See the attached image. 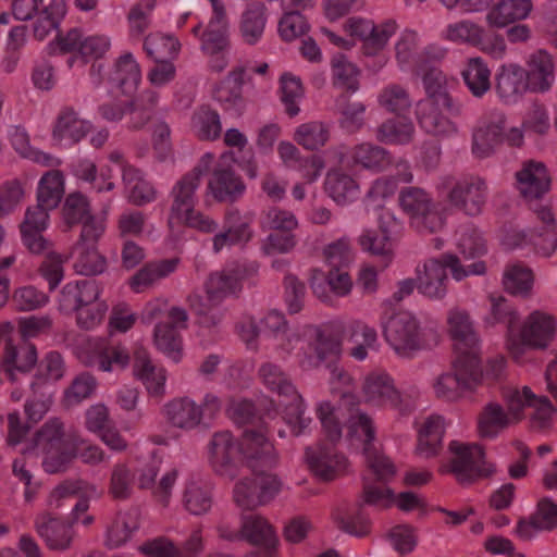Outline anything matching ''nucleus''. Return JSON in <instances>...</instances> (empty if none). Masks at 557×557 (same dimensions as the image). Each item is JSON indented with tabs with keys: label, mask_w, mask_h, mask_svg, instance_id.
I'll list each match as a JSON object with an SVG mask.
<instances>
[{
	"label": "nucleus",
	"mask_w": 557,
	"mask_h": 557,
	"mask_svg": "<svg viewBox=\"0 0 557 557\" xmlns=\"http://www.w3.org/2000/svg\"><path fill=\"white\" fill-rule=\"evenodd\" d=\"M243 541L265 549L267 557H273L278 545V537L273 525L262 516L248 515L242 517Z\"/></svg>",
	"instance_id": "obj_28"
},
{
	"label": "nucleus",
	"mask_w": 557,
	"mask_h": 557,
	"mask_svg": "<svg viewBox=\"0 0 557 557\" xmlns=\"http://www.w3.org/2000/svg\"><path fill=\"white\" fill-rule=\"evenodd\" d=\"M140 78L139 65L132 53H124L116 60L111 81L116 84L124 95L133 94L137 89Z\"/></svg>",
	"instance_id": "obj_47"
},
{
	"label": "nucleus",
	"mask_w": 557,
	"mask_h": 557,
	"mask_svg": "<svg viewBox=\"0 0 557 557\" xmlns=\"http://www.w3.org/2000/svg\"><path fill=\"white\" fill-rule=\"evenodd\" d=\"M349 342L354 344L350 348V356L356 360L362 361L368 357L369 350L377 351V333L373 327L355 322L350 329Z\"/></svg>",
	"instance_id": "obj_56"
},
{
	"label": "nucleus",
	"mask_w": 557,
	"mask_h": 557,
	"mask_svg": "<svg viewBox=\"0 0 557 557\" xmlns=\"http://www.w3.org/2000/svg\"><path fill=\"white\" fill-rule=\"evenodd\" d=\"M413 123L409 120L389 119L375 131V138L383 144L405 145L412 140Z\"/></svg>",
	"instance_id": "obj_57"
},
{
	"label": "nucleus",
	"mask_w": 557,
	"mask_h": 557,
	"mask_svg": "<svg viewBox=\"0 0 557 557\" xmlns=\"http://www.w3.org/2000/svg\"><path fill=\"white\" fill-rule=\"evenodd\" d=\"M527 70L528 85L531 92L548 91L555 81V65L552 55L539 50L530 57Z\"/></svg>",
	"instance_id": "obj_34"
},
{
	"label": "nucleus",
	"mask_w": 557,
	"mask_h": 557,
	"mask_svg": "<svg viewBox=\"0 0 557 557\" xmlns=\"http://www.w3.org/2000/svg\"><path fill=\"white\" fill-rule=\"evenodd\" d=\"M10 143L13 149L22 157L44 166H57L60 161L54 156L37 150L29 144V136L25 128L15 126L10 133Z\"/></svg>",
	"instance_id": "obj_51"
},
{
	"label": "nucleus",
	"mask_w": 557,
	"mask_h": 557,
	"mask_svg": "<svg viewBox=\"0 0 557 557\" xmlns=\"http://www.w3.org/2000/svg\"><path fill=\"white\" fill-rule=\"evenodd\" d=\"M159 94L156 90L147 89L139 94L134 100L127 102L129 129H141L147 125L157 112Z\"/></svg>",
	"instance_id": "obj_44"
},
{
	"label": "nucleus",
	"mask_w": 557,
	"mask_h": 557,
	"mask_svg": "<svg viewBox=\"0 0 557 557\" xmlns=\"http://www.w3.org/2000/svg\"><path fill=\"white\" fill-rule=\"evenodd\" d=\"M129 361V352L124 346L109 345L101 348L86 363L90 367H96L100 371L112 372L126 369Z\"/></svg>",
	"instance_id": "obj_53"
},
{
	"label": "nucleus",
	"mask_w": 557,
	"mask_h": 557,
	"mask_svg": "<svg viewBox=\"0 0 557 557\" xmlns=\"http://www.w3.org/2000/svg\"><path fill=\"white\" fill-rule=\"evenodd\" d=\"M366 104L352 99L347 94H342L335 100V112L339 115L338 122L348 132H357L363 125Z\"/></svg>",
	"instance_id": "obj_49"
},
{
	"label": "nucleus",
	"mask_w": 557,
	"mask_h": 557,
	"mask_svg": "<svg viewBox=\"0 0 557 557\" xmlns=\"http://www.w3.org/2000/svg\"><path fill=\"white\" fill-rule=\"evenodd\" d=\"M445 432L444 418L430 416L419 429L417 455L422 458H431L442 449V440Z\"/></svg>",
	"instance_id": "obj_39"
},
{
	"label": "nucleus",
	"mask_w": 557,
	"mask_h": 557,
	"mask_svg": "<svg viewBox=\"0 0 557 557\" xmlns=\"http://www.w3.org/2000/svg\"><path fill=\"white\" fill-rule=\"evenodd\" d=\"M495 89L504 102L516 103L530 91L527 70L517 63L500 65L495 74Z\"/></svg>",
	"instance_id": "obj_27"
},
{
	"label": "nucleus",
	"mask_w": 557,
	"mask_h": 557,
	"mask_svg": "<svg viewBox=\"0 0 557 557\" xmlns=\"http://www.w3.org/2000/svg\"><path fill=\"white\" fill-rule=\"evenodd\" d=\"M177 262V259H168L146 264L131 278V287L137 293L141 292L160 278L173 273Z\"/></svg>",
	"instance_id": "obj_55"
},
{
	"label": "nucleus",
	"mask_w": 557,
	"mask_h": 557,
	"mask_svg": "<svg viewBox=\"0 0 557 557\" xmlns=\"http://www.w3.org/2000/svg\"><path fill=\"white\" fill-rule=\"evenodd\" d=\"M139 517L137 508H129L117 512L107 525L104 545L110 549H114L126 544L139 529Z\"/></svg>",
	"instance_id": "obj_33"
},
{
	"label": "nucleus",
	"mask_w": 557,
	"mask_h": 557,
	"mask_svg": "<svg viewBox=\"0 0 557 557\" xmlns=\"http://www.w3.org/2000/svg\"><path fill=\"white\" fill-rule=\"evenodd\" d=\"M503 284L508 293L525 296L532 288L533 274L521 264H511L504 272Z\"/></svg>",
	"instance_id": "obj_64"
},
{
	"label": "nucleus",
	"mask_w": 557,
	"mask_h": 557,
	"mask_svg": "<svg viewBox=\"0 0 557 557\" xmlns=\"http://www.w3.org/2000/svg\"><path fill=\"white\" fill-rule=\"evenodd\" d=\"M331 65L334 86L352 92L359 88V71L344 54L334 55Z\"/></svg>",
	"instance_id": "obj_61"
},
{
	"label": "nucleus",
	"mask_w": 557,
	"mask_h": 557,
	"mask_svg": "<svg viewBox=\"0 0 557 557\" xmlns=\"http://www.w3.org/2000/svg\"><path fill=\"white\" fill-rule=\"evenodd\" d=\"M556 333V321L548 313L534 311L524 321L520 337L521 344H511L510 352L515 358L523 352L524 347L544 349L554 338Z\"/></svg>",
	"instance_id": "obj_18"
},
{
	"label": "nucleus",
	"mask_w": 557,
	"mask_h": 557,
	"mask_svg": "<svg viewBox=\"0 0 557 557\" xmlns=\"http://www.w3.org/2000/svg\"><path fill=\"white\" fill-rule=\"evenodd\" d=\"M447 324L456 356L480 359V339L469 311L451 308L447 313Z\"/></svg>",
	"instance_id": "obj_16"
},
{
	"label": "nucleus",
	"mask_w": 557,
	"mask_h": 557,
	"mask_svg": "<svg viewBox=\"0 0 557 557\" xmlns=\"http://www.w3.org/2000/svg\"><path fill=\"white\" fill-rule=\"evenodd\" d=\"M506 115L492 110L482 116L472 131L471 152L478 159H486L494 154L504 140Z\"/></svg>",
	"instance_id": "obj_13"
},
{
	"label": "nucleus",
	"mask_w": 557,
	"mask_h": 557,
	"mask_svg": "<svg viewBox=\"0 0 557 557\" xmlns=\"http://www.w3.org/2000/svg\"><path fill=\"white\" fill-rule=\"evenodd\" d=\"M35 528L50 549L64 550L70 547L73 530L69 523L49 512H42L36 517Z\"/></svg>",
	"instance_id": "obj_29"
},
{
	"label": "nucleus",
	"mask_w": 557,
	"mask_h": 557,
	"mask_svg": "<svg viewBox=\"0 0 557 557\" xmlns=\"http://www.w3.org/2000/svg\"><path fill=\"white\" fill-rule=\"evenodd\" d=\"M330 132L323 122L311 121L297 127L294 139L308 150L318 149L326 144Z\"/></svg>",
	"instance_id": "obj_62"
},
{
	"label": "nucleus",
	"mask_w": 557,
	"mask_h": 557,
	"mask_svg": "<svg viewBox=\"0 0 557 557\" xmlns=\"http://www.w3.org/2000/svg\"><path fill=\"white\" fill-rule=\"evenodd\" d=\"M511 419L497 403L486 404L476 419V430L481 438L494 440L510 426Z\"/></svg>",
	"instance_id": "obj_41"
},
{
	"label": "nucleus",
	"mask_w": 557,
	"mask_h": 557,
	"mask_svg": "<svg viewBox=\"0 0 557 557\" xmlns=\"http://www.w3.org/2000/svg\"><path fill=\"white\" fill-rule=\"evenodd\" d=\"M2 367L9 379L15 381V372L27 373L37 363V349L22 337L2 339Z\"/></svg>",
	"instance_id": "obj_20"
},
{
	"label": "nucleus",
	"mask_w": 557,
	"mask_h": 557,
	"mask_svg": "<svg viewBox=\"0 0 557 557\" xmlns=\"http://www.w3.org/2000/svg\"><path fill=\"white\" fill-rule=\"evenodd\" d=\"M64 194L63 175L60 171L47 172L40 180L37 190V205L48 210L55 209Z\"/></svg>",
	"instance_id": "obj_52"
},
{
	"label": "nucleus",
	"mask_w": 557,
	"mask_h": 557,
	"mask_svg": "<svg viewBox=\"0 0 557 557\" xmlns=\"http://www.w3.org/2000/svg\"><path fill=\"white\" fill-rule=\"evenodd\" d=\"M188 313L178 306H172L166 311V320L156 324L153 344L158 350L174 362L183 355V341L180 332L187 329Z\"/></svg>",
	"instance_id": "obj_11"
},
{
	"label": "nucleus",
	"mask_w": 557,
	"mask_h": 557,
	"mask_svg": "<svg viewBox=\"0 0 557 557\" xmlns=\"http://www.w3.org/2000/svg\"><path fill=\"white\" fill-rule=\"evenodd\" d=\"M506 401V413L510 417L511 423L516 424L523 418V409L532 407L539 397L528 387L508 388L504 392Z\"/></svg>",
	"instance_id": "obj_63"
},
{
	"label": "nucleus",
	"mask_w": 557,
	"mask_h": 557,
	"mask_svg": "<svg viewBox=\"0 0 557 557\" xmlns=\"http://www.w3.org/2000/svg\"><path fill=\"white\" fill-rule=\"evenodd\" d=\"M384 337L394 351L404 358H411L423 349L420 323L409 311L394 313L384 325Z\"/></svg>",
	"instance_id": "obj_8"
},
{
	"label": "nucleus",
	"mask_w": 557,
	"mask_h": 557,
	"mask_svg": "<svg viewBox=\"0 0 557 557\" xmlns=\"http://www.w3.org/2000/svg\"><path fill=\"white\" fill-rule=\"evenodd\" d=\"M447 268L450 269L456 281H461L469 275H481L486 271L483 261L462 265L460 259L451 253L442 255L441 258H431L416 269L418 292L429 299H443L447 294Z\"/></svg>",
	"instance_id": "obj_1"
},
{
	"label": "nucleus",
	"mask_w": 557,
	"mask_h": 557,
	"mask_svg": "<svg viewBox=\"0 0 557 557\" xmlns=\"http://www.w3.org/2000/svg\"><path fill=\"white\" fill-rule=\"evenodd\" d=\"M258 373L262 383L270 391L285 398L286 401L299 394L289 376L278 366L265 362L260 367Z\"/></svg>",
	"instance_id": "obj_50"
},
{
	"label": "nucleus",
	"mask_w": 557,
	"mask_h": 557,
	"mask_svg": "<svg viewBox=\"0 0 557 557\" xmlns=\"http://www.w3.org/2000/svg\"><path fill=\"white\" fill-rule=\"evenodd\" d=\"M34 445L42 453V468L50 474L64 472L74 458L66 441L64 422L57 417L48 419L37 430Z\"/></svg>",
	"instance_id": "obj_3"
},
{
	"label": "nucleus",
	"mask_w": 557,
	"mask_h": 557,
	"mask_svg": "<svg viewBox=\"0 0 557 557\" xmlns=\"http://www.w3.org/2000/svg\"><path fill=\"white\" fill-rule=\"evenodd\" d=\"M200 182L188 174L183 175L171 190L172 205L170 221L178 220L195 210L196 191Z\"/></svg>",
	"instance_id": "obj_38"
},
{
	"label": "nucleus",
	"mask_w": 557,
	"mask_h": 557,
	"mask_svg": "<svg viewBox=\"0 0 557 557\" xmlns=\"http://www.w3.org/2000/svg\"><path fill=\"white\" fill-rule=\"evenodd\" d=\"M64 373L65 362L62 355L59 351H49L38 363L30 389L50 388V383L61 380Z\"/></svg>",
	"instance_id": "obj_46"
},
{
	"label": "nucleus",
	"mask_w": 557,
	"mask_h": 557,
	"mask_svg": "<svg viewBox=\"0 0 557 557\" xmlns=\"http://www.w3.org/2000/svg\"><path fill=\"white\" fill-rule=\"evenodd\" d=\"M209 461L213 471L225 479L234 480L239 470V443L230 431L215 432L209 444Z\"/></svg>",
	"instance_id": "obj_12"
},
{
	"label": "nucleus",
	"mask_w": 557,
	"mask_h": 557,
	"mask_svg": "<svg viewBox=\"0 0 557 557\" xmlns=\"http://www.w3.org/2000/svg\"><path fill=\"white\" fill-rule=\"evenodd\" d=\"M133 375L144 384L149 396L158 399L164 396L166 372L152 362L149 351L141 345L133 349Z\"/></svg>",
	"instance_id": "obj_21"
},
{
	"label": "nucleus",
	"mask_w": 557,
	"mask_h": 557,
	"mask_svg": "<svg viewBox=\"0 0 557 557\" xmlns=\"http://www.w3.org/2000/svg\"><path fill=\"white\" fill-rule=\"evenodd\" d=\"M161 465L160 458L151 457L134 468L133 471L136 472L137 487L141 491H150L152 497L165 507L170 503L176 483L177 470L166 471L157 482L156 479L160 473Z\"/></svg>",
	"instance_id": "obj_14"
},
{
	"label": "nucleus",
	"mask_w": 557,
	"mask_h": 557,
	"mask_svg": "<svg viewBox=\"0 0 557 557\" xmlns=\"http://www.w3.org/2000/svg\"><path fill=\"white\" fill-rule=\"evenodd\" d=\"M448 450L451 455L449 470L462 485L471 484L495 472L494 465L485 461L483 447L479 444L453 441Z\"/></svg>",
	"instance_id": "obj_7"
},
{
	"label": "nucleus",
	"mask_w": 557,
	"mask_h": 557,
	"mask_svg": "<svg viewBox=\"0 0 557 557\" xmlns=\"http://www.w3.org/2000/svg\"><path fill=\"white\" fill-rule=\"evenodd\" d=\"M416 116L420 127L438 138H449L458 134L459 127L440 102H418Z\"/></svg>",
	"instance_id": "obj_24"
},
{
	"label": "nucleus",
	"mask_w": 557,
	"mask_h": 557,
	"mask_svg": "<svg viewBox=\"0 0 557 557\" xmlns=\"http://www.w3.org/2000/svg\"><path fill=\"white\" fill-rule=\"evenodd\" d=\"M515 186L527 200L543 197L550 187V176L546 165L541 161L527 160L515 174Z\"/></svg>",
	"instance_id": "obj_23"
},
{
	"label": "nucleus",
	"mask_w": 557,
	"mask_h": 557,
	"mask_svg": "<svg viewBox=\"0 0 557 557\" xmlns=\"http://www.w3.org/2000/svg\"><path fill=\"white\" fill-rule=\"evenodd\" d=\"M246 70L243 66H236L225 76L224 79L219 82L213 90V99L222 107L224 111L232 112L235 115H240L245 101L243 98V86Z\"/></svg>",
	"instance_id": "obj_26"
},
{
	"label": "nucleus",
	"mask_w": 557,
	"mask_h": 557,
	"mask_svg": "<svg viewBox=\"0 0 557 557\" xmlns=\"http://www.w3.org/2000/svg\"><path fill=\"white\" fill-rule=\"evenodd\" d=\"M258 272L256 262H233L221 271L209 275L205 287L208 300L218 305L230 296L237 295L242 290V281Z\"/></svg>",
	"instance_id": "obj_10"
},
{
	"label": "nucleus",
	"mask_w": 557,
	"mask_h": 557,
	"mask_svg": "<svg viewBox=\"0 0 557 557\" xmlns=\"http://www.w3.org/2000/svg\"><path fill=\"white\" fill-rule=\"evenodd\" d=\"M99 286L95 280H77L66 283L60 293L59 308L65 313L75 312L99 298Z\"/></svg>",
	"instance_id": "obj_30"
},
{
	"label": "nucleus",
	"mask_w": 557,
	"mask_h": 557,
	"mask_svg": "<svg viewBox=\"0 0 557 557\" xmlns=\"http://www.w3.org/2000/svg\"><path fill=\"white\" fill-rule=\"evenodd\" d=\"M191 131L200 140L213 141L218 139L222 133L219 113L208 106L200 107L193 113Z\"/></svg>",
	"instance_id": "obj_48"
},
{
	"label": "nucleus",
	"mask_w": 557,
	"mask_h": 557,
	"mask_svg": "<svg viewBox=\"0 0 557 557\" xmlns=\"http://www.w3.org/2000/svg\"><path fill=\"white\" fill-rule=\"evenodd\" d=\"M357 243L363 252L379 258L382 268H386L394 258V240L391 230L384 223L376 230H363Z\"/></svg>",
	"instance_id": "obj_31"
},
{
	"label": "nucleus",
	"mask_w": 557,
	"mask_h": 557,
	"mask_svg": "<svg viewBox=\"0 0 557 557\" xmlns=\"http://www.w3.org/2000/svg\"><path fill=\"white\" fill-rule=\"evenodd\" d=\"M91 128V123L82 119L72 107H63L52 129V138L61 144L69 140L76 144L82 140Z\"/></svg>",
	"instance_id": "obj_32"
},
{
	"label": "nucleus",
	"mask_w": 557,
	"mask_h": 557,
	"mask_svg": "<svg viewBox=\"0 0 557 557\" xmlns=\"http://www.w3.org/2000/svg\"><path fill=\"white\" fill-rule=\"evenodd\" d=\"M74 269L78 274L91 276L101 274L107 268V261L92 245L76 244Z\"/></svg>",
	"instance_id": "obj_58"
},
{
	"label": "nucleus",
	"mask_w": 557,
	"mask_h": 557,
	"mask_svg": "<svg viewBox=\"0 0 557 557\" xmlns=\"http://www.w3.org/2000/svg\"><path fill=\"white\" fill-rule=\"evenodd\" d=\"M136 472L126 463H115L111 469L108 492L115 500H127L134 494Z\"/></svg>",
	"instance_id": "obj_54"
},
{
	"label": "nucleus",
	"mask_w": 557,
	"mask_h": 557,
	"mask_svg": "<svg viewBox=\"0 0 557 557\" xmlns=\"http://www.w3.org/2000/svg\"><path fill=\"white\" fill-rule=\"evenodd\" d=\"M125 197L134 206H145L156 199L157 191L144 173L133 165H123Z\"/></svg>",
	"instance_id": "obj_35"
},
{
	"label": "nucleus",
	"mask_w": 557,
	"mask_h": 557,
	"mask_svg": "<svg viewBox=\"0 0 557 557\" xmlns=\"http://www.w3.org/2000/svg\"><path fill=\"white\" fill-rule=\"evenodd\" d=\"M182 503L189 513L200 516L210 510L212 506V496L205 485L191 480L185 485Z\"/></svg>",
	"instance_id": "obj_59"
},
{
	"label": "nucleus",
	"mask_w": 557,
	"mask_h": 557,
	"mask_svg": "<svg viewBox=\"0 0 557 557\" xmlns=\"http://www.w3.org/2000/svg\"><path fill=\"white\" fill-rule=\"evenodd\" d=\"M398 203L409 216L410 224L422 234L443 230L445 216L441 206L421 187H405L399 191Z\"/></svg>",
	"instance_id": "obj_4"
},
{
	"label": "nucleus",
	"mask_w": 557,
	"mask_h": 557,
	"mask_svg": "<svg viewBox=\"0 0 557 557\" xmlns=\"http://www.w3.org/2000/svg\"><path fill=\"white\" fill-rule=\"evenodd\" d=\"M487 184L480 176H466L455 183L448 193V201L453 207L467 215H479L487 200Z\"/></svg>",
	"instance_id": "obj_17"
},
{
	"label": "nucleus",
	"mask_w": 557,
	"mask_h": 557,
	"mask_svg": "<svg viewBox=\"0 0 557 557\" xmlns=\"http://www.w3.org/2000/svg\"><path fill=\"white\" fill-rule=\"evenodd\" d=\"M208 188L218 201H234L245 190L242 180L230 169H215Z\"/></svg>",
	"instance_id": "obj_45"
},
{
	"label": "nucleus",
	"mask_w": 557,
	"mask_h": 557,
	"mask_svg": "<svg viewBox=\"0 0 557 557\" xmlns=\"http://www.w3.org/2000/svg\"><path fill=\"white\" fill-rule=\"evenodd\" d=\"M425 98L419 102H440L453 117L462 115L463 106L453 97L449 86L453 83L446 74L437 67H430L422 77Z\"/></svg>",
	"instance_id": "obj_22"
},
{
	"label": "nucleus",
	"mask_w": 557,
	"mask_h": 557,
	"mask_svg": "<svg viewBox=\"0 0 557 557\" xmlns=\"http://www.w3.org/2000/svg\"><path fill=\"white\" fill-rule=\"evenodd\" d=\"M306 460L310 470L322 481H332L344 474L348 467L346 457L334 448L319 445L306 449Z\"/></svg>",
	"instance_id": "obj_25"
},
{
	"label": "nucleus",
	"mask_w": 557,
	"mask_h": 557,
	"mask_svg": "<svg viewBox=\"0 0 557 557\" xmlns=\"http://www.w3.org/2000/svg\"><path fill=\"white\" fill-rule=\"evenodd\" d=\"M366 401L375 406L389 407L401 413L411 411V404L397 391L394 380L384 372H372L366 376L362 385Z\"/></svg>",
	"instance_id": "obj_15"
},
{
	"label": "nucleus",
	"mask_w": 557,
	"mask_h": 557,
	"mask_svg": "<svg viewBox=\"0 0 557 557\" xmlns=\"http://www.w3.org/2000/svg\"><path fill=\"white\" fill-rule=\"evenodd\" d=\"M324 188L325 193L339 206L357 199L360 190L358 182L341 170L327 172Z\"/></svg>",
	"instance_id": "obj_43"
},
{
	"label": "nucleus",
	"mask_w": 557,
	"mask_h": 557,
	"mask_svg": "<svg viewBox=\"0 0 557 557\" xmlns=\"http://www.w3.org/2000/svg\"><path fill=\"white\" fill-rule=\"evenodd\" d=\"M221 409V398L213 393H207L200 404L189 397L174 398L165 404L164 413L172 426L191 431L200 425H209Z\"/></svg>",
	"instance_id": "obj_2"
},
{
	"label": "nucleus",
	"mask_w": 557,
	"mask_h": 557,
	"mask_svg": "<svg viewBox=\"0 0 557 557\" xmlns=\"http://www.w3.org/2000/svg\"><path fill=\"white\" fill-rule=\"evenodd\" d=\"M531 0H499L486 14V22L494 27H505L524 20L532 11Z\"/></svg>",
	"instance_id": "obj_40"
},
{
	"label": "nucleus",
	"mask_w": 557,
	"mask_h": 557,
	"mask_svg": "<svg viewBox=\"0 0 557 557\" xmlns=\"http://www.w3.org/2000/svg\"><path fill=\"white\" fill-rule=\"evenodd\" d=\"M349 156L354 165L375 173L384 172L393 164L391 152L371 143L356 145Z\"/></svg>",
	"instance_id": "obj_36"
},
{
	"label": "nucleus",
	"mask_w": 557,
	"mask_h": 557,
	"mask_svg": "<svg viewBox=\"0 0 557 557\" xmlns=\"http://www.w3.org/2000/svg\"><path fill=\"white\" fill-rule=\"evenodd\" d=\"M144 49L154 62L168 61L177 54L180 42L172 36L156 33L145 38Z\"/></svg>",
	"instance_id": "obj_60"
},
{
	"label": "nucleus",
	"mask_w": 557,
	"mask_h": 557,
	"mask_svg": "<svg viewBox=\"0 0 557 557\" xmlns=\"http://www.w3.org/2000/svg\"><path fill=\"white\" fill-rule=\"evenodd\" d=\"M200 49L208 58V67L211 72L221 73L228 65L230 39L226 12L218 7L212 14L207 28L201 33Z\"/></svg>",
	"instance_id": "obj_9"
},
{
	"label": "nucleus",
	"mask_w": 557,
	"mask_h": 557,
	"mask_svg": "<svg viewBox=\"0 0 557 557\" xmlns=\"http://www.w3.org/2000/svg\"><path fill=\"white\" fill-rule=\"evenodd\" d=\"M239 449L252 472L272 469L277 462L274 446L262 430L246 429L239 442Z\"/></svg>",
	"instance_id": "obj_19"
},
{
	"label": "nucleus",
	"mask_w": 557,
	"mask_h": 557,
	"mask_svg": "<svg viewBox=\"0 0 557 557\" xmlns=\"http://www.w3.org/2000/svg\"><path fill=\"white\" fill-rule=\"evenodd\" d=\"M265 25V4L260 1L249 3L242 14L239 23V35L243 42L249 46H256L263 37Z\"/></svg>",
	"instance_id": "obj_37"
},
{
	"label": "nucleus",
	"mask_w": 557,
	"mask_h": 557,
	"mask_svg": "<svg viewBox=\"0 0 557 557\" xmlns=\"http://www.w3.org/2000/svg\"><path fill=\"white\" fill-rule=\"evenodd\" d=\"M344 325L341 322H330L312 327L309 346L314 352V367L326 364L331 381L348 383L350 377L336 364L343 345Z\"/></svg>",
	"instance_id": "obj_5"
},
{
	"label": "nucleus",
	"mask_w": 557,
	"mask_h": 557,
	"mask_svg": "<svg viewBox=\"0 0 557 557\" xmlns=\"http://www.w3.org/2000/svg\"><path fill=\"white\" fill-rule=\"evenodd\" d=\"M483 372L478 358L456 356L450 372L441 374L434 382V392L438 398L456 400L465 392L473 391L482 381Z\"/></svg>",
	"instance_id": "obj_6"
},
{
	"label": "nucleus",
	"mask_w": 557,
	"mask_h": 557,
	"mask_svg": "<svg viewBox=\"0 0 557 557\" xmlns=\"http://www.w3.org/2000/svg\"><path fill=\"white\" fill-rule=\"evenodd\" d=\"M491 70L481 57H473L466 61L461 77L468 90L474 98H483L492 87Z\"/></svg>",
	"instance_id": "obj_42"
}]
</instances>
